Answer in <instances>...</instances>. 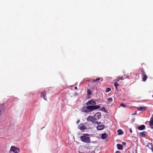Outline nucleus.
Wrapping results in <instances>:
<instances>
[{"instance_id": "19", "label": "nucleus", "mask_w": 153, "mask_h": 153, "mask_svg": "<svg viewBox=\"0 0 153 153\" xmlns=\"http://www.w3.org/2000/svg\"><path fill=\"white\" fill-rule=\"evenodd\" d=\"M113 100V99L111 97H109L107 99V102L110 103Z\"/></svg>"}, {"instance_id": "9", "label": "nucleus", "mask_w": 153, "mask_h": 153, "mask_svg": "<svg viewBox=\"0 0 153 153\" xmlns=\"http://www.w3.org/2000/svg\"><path fill=\"white\" fill-rule=\"evenodd\" d=\"M147 147H148V149L150 150L152 152H153V147L152 143H148L147 145Z\"/></svg>"}, {"instance_id": "27", "label": "nucleus", "mask_w": 153, "mask_h": 153, "mask_svg": "<svg viewBox=\"0 0 153 153\" xmlns=\"http://www.w3.org/2000/svg\"><path fill=\"white\" fill-rule=\"evenodd\" d=\"M122 144L123 145H126V143L125 142H123V143H122Z\"/></svg>"}, {"instance_id": "33", "label": "nucleus", "mask_w": 153, "mask_h": 153, "mask_svg": "<svg viewBox=\"0 0 153 153\" xmlns=\"http://www.w3.org/2000/svg\"><path fill=\"white\" fill-rule=\"evenodd\" d=\"M152 116L153 117V115H152Z\"/></svg>"}, {"instance_id": "10", "label": "nucleus", "mask_w": 153, "mask_h": 153, "mask_svg": "<svg viewBox=\"0 0 153 153\" xmlns=\"http://www.w3.org/2000/svg\"><path fill=\"white\" fill-rule=\"evenodd\" d=\"M149 125L151 128L153 129V118H151L149 122Z\"/></svg>"}, {"instance_id": "25", "label": "nucleus", "mask_w": 153, "mask_h": 153, "mask_svg": "<svg viewBox=\"0 0 153 153\" xmlns=\"http://www.w3.org/2000/svg\"><path fill=\"white\" fill-rule=\"evenodd\" d=\"M120 106H122L123 107H127L126 105L125 104H124L123 103L120 104Z\"/></svg>"}, {"instance_id": "22", "label": "nucleus", "mask_w": 153, "mask_h": 153, "mask_svg": "<svg viewBox=\"0 0 153 153\" xmlns=\"http://www.w3.org/2000/svg\"><path fill=\"white\" fill-rule=\"evenodd\" d=\"M120 79L122 80H123V76H121L119 77L118 79L117 80V82H118Z\"/></svg>"}, {"instance_id": "13", "label": "nucleus", "mask_w": 153, "mask_h": 153, "mask_svg": "<svg viewBox=\"0 0 153 153\" xmlns=\"http://www.w3.org/2000/svg\"><path fill=\"white\" fill-rule=\"evenodd\" d=\"M105 127L104 125H101L100 126H98L97 127V128L98 130H102Z\"/></svg>"}, {"instance_id": "17", "label": "nucleus", "mask_w": 153, "mask_h": 153, "mask_svg": "<svg viewBox=\"0 0 153 153\" xmlns=\"http://www.w3.org/2000/svg\"><path fill=\"white\" fill-rule=\"evenodd\" d=\"M107 135L106 133H104L102 134L101 137L102 139H105L107 138Z\"/></svg>"}, {"instance_id": "3", "label": "nucleus", "mask_w": 153, "mask_h": 153, "mask_svg": "<svg viewBox=\"0 0 153 153\" xmlns=\"http://www.w3.org/2000/svg\"><path fill=\"white\" fill-rule=\"evenodd\" d=\"M87 120L88 121H90L93 124L96 123V124H98V122L96 121L97 120L96 118L92 116H88L87 118Z\"/></svg>"}, {"instance_id": "29", "label": "nucleus", "mask_w": 153, "mask_h": 153, "mask_svg": "<svg viewBox=\"0 0 153 153\" xmlns=\"http://www.w3.org/2000/svg\"><path fill=\"white\" fill-rule=\"evenodd\" d=\"M101 110H105V108L104 107L102 108H101Z\"/></svg>"}, {"instance_id": "8", "label": "nucleus", "mask_w": 153, "mask_h": 153, "mask_svg": "<svg viewBox=\"0 0 153 153\" xmlns=\"http://www.w3.org/2000/svg\"><path fill=\"white\" fill-rule=\"evenodd\" d=\"M5 109L4 106L3 105H0V117L2 114V111Z\"/></svg>"}, {"instance_id": "21", "label": "nucleus", "mask_w": 153, "mask_h": 153, "mask_svg": "<svg viewBox=\"0 0 153 153\" xmlns=\"http://www.w3.org/2000/svg\"><path fill=\"white\" fill-rule=\"evenodd\" d=\"M100 79V78H97L96 79H93V80L92 82H96L97 81L99 80Z\"/></svg>"}, {"instance_id": "2", "label": "nucleus", "mask_w": 153, "mask_h": 153, "mask_svg": "<svg viewBox=\"0 0 153 153\" xmlns=\"http://www.w3.org/2000/svg\"><path fill=\"white\" fill-rule=\"evenodd\" d=\"M81 141L86 143H89L90 142V137H89L86 136L85 134H83V135L80 137Z\"/></svg>"}, {"instance_id": "26", "label": "nucleus", "mask_w": 153, "mask_h": 153, "mask_svg": "<svg viewBox=\"0 0 153 153\" xmlns=\"http://www.w3.org/2000/svg\"><path fill=\"white\" fill-rule=\"evenodd\" d=\"M129 131H130L131 133H132V129H131V128H130L129 129Z\"/></svg>"}, {"instance_id": "7", "label": "nucleus", "mask_w": 153, "mask_h": 153, "mask_svg": "<svg viewBox=\"0 0 153 153\" xmlns=\"http://www.w3.org/2000/svg\"><path fill=\"white\" fill-rule=\"evenodd\" d=\"M94 116L95 117V118H96L97 120V119L98 120L101 117V113L100 112H97L95 114Z\"/></svg>"}, {"instance_id": "31", "label": "nucleus", "mask_w": 153, "mask_h": 153, "mask_svg": "<svg viewBox=\"0 0 153 153\" xmlns=\"http://www.w3.org/2000/svg\"><path fill=\"white\" fill-rule=\"evenodd\" d=\"M75 88V89H77V87H75V88Z\"/></svg>"}, {"instance_id": "28", "label": "nucleus", "mask_w": 153, "mask_h": 153, "mask_svg": "<svg viewBox=\"0 0 153 153\" xmlns=\"http://www.w3.org/2000/svg\"><path fill=\"white\" fill-rule=\"evenodd\" d=\"M116 153H120V152L119 151H117L116 152Z\"/></svg>"}, {"instance_id": "11", "label": "nucleus", "mask_w": 153, "mask_h": 153, "mask_svg": "<svg viewBox=\"0 0 153 153\" xmlns=\"http://www.w3.org/2000/svg\"><path fill=\"white\" fill-rule=\"evenodd\" d=\"M46 92L45 91H43V92H42L41 93V96L42 97H43V99L45 100H47L46 99V97H45V96L46 95Z\"/></svg>"}, {"instance_id": "1", "label": "nucleus", "mask_w": 153, "mask_h": 153, "mask_svg": "<svg viewBox=\"0 0 153 153\" xmlns=\"http://www.w3.org/2000/svg\"><path fill=\"white\" fill-rule=\"evenodd\" d=\"M86 104L87 105L86 107H83V111L86 113H90L93 111L100 108V106L96 105V102L92 100H90L87 102Z\"/></svg>"}, {"instance_id": "23", "label": "nucleus", "mask_w": 153, "mask_h": 153, "mask_svg": "<svg viewBox=\"0 0 153 153\" xmlns=\"http://www.w3.org/2000/svg\"><path fill=\"white\" fill-rule=\"evenodd\" d=\"M111 91V89L110 88H106L105 92H108Z\"/></svg>"}, {"instance_id": "15", "label": "nucleus", "mask_w": 153, "mask_h": 153, "mask_svg": "<svg viewBox=\"0 0 153 153\" xmlns=\"http://www.w3.org/2000/svg\"><path fill=\"white\" fill-rule=\"evenodd\" d=\"M138 111H145L146 110V107H140L138 108Z\"/></svg>"}, {"instance_id": "18", "label": "nucleus", "mask_w": 153, "mask_h": 153, "mask_svg": "<svg viewBox=\"0 0 153 153\" xmlns=\"http://www.w3.org/2000/svg\"><path fill=\"white\" fill-rule=\"evenodd\" d=\"M117 132L118 133V134L119 135H121L123 133V132L122 130L120 129H119L117 130Z\"/></svg>"}, {"instance_id": "12", "label": "nucleus", "mask_w": 153, "mask_h": 153, "mask_svg": "<svg viewBox=\"0 0 153 153\" xmlns=\"http://www.w3.org/2000/svg\"><path fill=\"white\" fill-rule=\"evenodd\" d=\"M145 128V126L144 125H142L141 126H139L138 127V129L140 130H142L144 129Z\"/></svg>"}, {"instance_id": "32", "label": "nucleus", "mask_w": 153, "mask_h": 153, "mask_svg": "<svg viewBox=\"0 0 153 153\" xmlns=\"http://www.w3.org/2000/svg\"><path fill=\"white\" fill-rule=\"evenodd\" d=\"M152 97H153V95H152Z\"/></svg>"}, {"instance_id": "24", "label": "nucleus", "mask_w": 153, "mask_h": 153, "mask_svg": "<svg viewBox=\"0 0 153 153\" xmlns=\"http://www.w3.org/2000/svg\"><path fill=\"white\" fill-rule=\"evenodd\" d=\"M87 93H88V94L89 95H90L91 94V92L90 90L88 89H87Z\"/></svg>"}, {"instance_id": "20", "label": "nucleus", "mask_w": 153, "mask_h": 153, "mask_svg": "<svg viewBox=\"0 0 153 153\" xmlns=\"http://www.w3.org/2000/svg\"><path fill=\"white\" fill-rule=\"evenodd\" d=\"M119 85V84L116 82H115L114 83V86L115 87L116 89L117 90V87Z\"/></svg>"}, {"instance_id": "16", "label": "nucleus", "mask_w": 153, "mask_h": 153, "mask_svg": "<svg viewBox=\"0 0 153 153\" xmlns=\"http://www.w3.org/2000/svg\"><path fill=\"white\" fill-rule=\"evenodd\" d=\"M145 133H146V131H143L142 132H140L139 133V134L140 135V136L142 137H145Z\"/></svg>"}, {"instance_id": "4", "label": "nucleus", "mask_w": 153, "mask_h": 153, "mask_svg": "<svg viewBox=\"0 0 153 153\" xmlns=\"http://www.w3.org/2000/svg\"><path fill=\"white\" fill-rule=\"evenodd\" d=\"M19 149L14 146H12L10 148V151H12L14 153H18L19 152Z\"/></svg>"}, {"instance_id": "30", "label": "nucleus", "mask_w": 153, "mask_h": 153, "mask_svg": "<svg viewBox=\"0 0 153 153\" xmlns=\"http://www.w3.org/2000/svg\"><path fill=\"white\" fill-rule=\"evenodd\" d=\"M79 122H80V120H77L76 123L78 124Z\"/></svg>"}, {"instance_id": "6", "label": "nucleus", "mask_w": 153, "mask_h": 153, "mask_svg": "<svg viewBox=\"0 0 153 153\" xmlns=\"http://www.w3.org/2000/svg\"><path fill=\"white\" fill-rule=\"evenodd\" d=\"M79 129L82 131L85 130L87 128L86 126L84 124V123L80 124L79 126Z\"/></svg>"}, {"instance_id": "5", "label": "nucleus", "mask_w": 153, "mask_h": 153, "mask_svg": "<svg viewBox=\"0 0 153 153\" xmlns=\"http://www.w3.org/2000/svg\"><path fill=\"white\" fill-rule=\"evenodd\" d=\"M142 73L141 75V77L142 80L143 81H145L147 78V76L145 72L143 71H142Z\"/></svg>"}, {"instance_id": "14", "label": "nucleus", "mask_w": 153, "mask_h": 153, "mask_svg": "<svg viewBox=\"0 0 153 153\" xmlns=\"http://www.w3.org/2000/svg\"><path fill=\"white\" fill-rule=\"evenodd\" d=\"M117 149L120 150H122L123 148L122 145L120 144H117Z\"/></svg>"}]
</instances>
